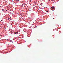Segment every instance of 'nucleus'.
<instances>
[{"label":"nucleus","instance_id":"nucleus-1","mask_svg":"<svg viewBox=\"0 0 63 63\" xmlns=\"http://www.w3.org/2000/svg\"><path fill=\"white\" fill-rule=\"evenodd\" d=\"M51 10L52 11H54L55 10V8L54 7H52L51 8Z\"/></svg>","mask_w":63,"mask_h":63},{"label":"nucleus","instance_id":"nucleus-2","mask_svg":"<svg viewBox=\"0 0 63 63\" xmlns=\"http://www.w3.org/2000/svg\"><path fill=\"white\" fill-rule=\"evenodd\" d=\"M10 20H12V18H11V17H10V18H9V19H8V20H10Z\"/></svg>","mask_w":63,"mask_h":63},{"label":"nucleus","instance_id":"nucleus-3","mask_svg":"<svg viewBox=\"0 0 63 63\" xmlns=\"http://www.w3.org/2000/svg\"><path fill=\"white\" fill-rule=\"evenodd\" d=\"M18 32H16V34H17L18 33Z\"/></svg>","mask_w":63,"mask_h":63},{"label":"nucleus","instance_id":"nucleus-4","mask_svg":"<svg viewBox=\"0 0 63 63\" xmlns=\"http://www.w3.org/2000/svg\"><path fill=\"white\" fill-rule=\"evenodd\" d=\"M4 9H3L2 10V11H4Z\"/></svg>","mask_w":63,"mask_h":63},{"label":"nucleus","instance_id":"nucleus-5","mask_svg":"<svg viewBox=\"0 0 63 63\" xmlns=\"http://www.w3.org/2000/svg\"><path fill=\"white\" fill-rule=\"evenodd\" d=\"M47 12H48V11H47Z\"/></svg>","mask_w":63,"mask_h":63},{"label":"nucleus","instance_id":"nucleus-6","mask_svg":"<svg viewBox=\"0 0 63 63\" xmlns=\"http://www.w3.org/2000/svg\"><path fill=\"white\" fill-rule=\"evenodd\" d=\"M15 34H16V33H15Z\"/></svg>","mask_w":63,"mask_h":63},{"label":"nucleus","instance_id":"nucleus-7","mask_svg":"<svg viewBox=\"0 0 63 63\" xmlns=\"http://www.w3.org/2000/svg\"><path fill=\"white\" fill-rule=\"evenodd\" d=\"M40 5H42V4H40Z\"/></svg>","mask_w":63,"mask_h":63},{"label":"nucleus","instance_id":"nucleus-8","mask_svg":"<svg viewBox=\"0 0 63 63\" xmlns=\"http://www.w3.org/2000/svg\"><path fill=\"white\" fill-rule=\"evenodd\" d=\"M11 22H12V21H11Z\"/></svg>","mask_w":63,"mask_h":63},{"label":"nucleus","instance_id":"nucleus-9","mask_svg":"<svg viewBox=\"0 0 63 63\" xmlns=\"http://www.w3.org/2000/svg\"><path fill=\"white\" fill-rule=\"evenodd\" d=\"M8 11V10H6V11Z\"/></svg>","mask_w":63,"mask_h":63},{"label":"nucleus","instance_id":"nucleus-10","mask_svg":"<svg viewBox=\"0 0 63 63\" xmlns=\"http://www.w3.org/2000/svg\"><path fill=\"white\" fill-rule=\"evenodd\" d=\"M53 19H54V18H53Z\"/></svg>","mask_w":63,"mask_h":63},{"label":"nucleus","instance_id":"nucleus-11","mask_svg":"<svg viewBox=\"0 0 63 63\" xmlns=\"http://www.w3.org/2000/svg\"><path fill=\"white\" fill-rule=\"evenodd\" d=\"M11 25H12V24H11Z\"/></svg>","mask_w":63,"mask_h":63},{"label":"nucleus","instance_id":"nucleus-12","mask_svg":"<svg viewBox=\"0 0 63 63\" xmlns=\"http://www.w3.org/2000/svg\"><path fill=\"white\" fill-rule=\"evenodd\" d=\"M1 21H2V20H1Z\"/></svg>","mask_w":63,"mask_h":63}]
</instances>
